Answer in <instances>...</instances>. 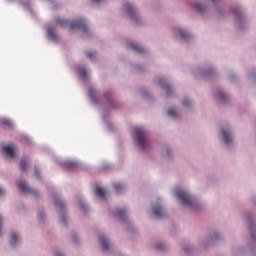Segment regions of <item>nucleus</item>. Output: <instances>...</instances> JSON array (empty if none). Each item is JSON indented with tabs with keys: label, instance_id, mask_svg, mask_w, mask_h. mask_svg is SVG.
I'll return each mask as SVG.
<instances>
[{
	"label": "nucleus",
	"instance_id": "7",
	"mask_svg": "<svg viewBox=\"0 0 256 256\" xmlns=\"http://www.w3.org/2000/svg\"><path fill=\"white\" fill-rule=\"evenodd\" d=\"M153 215H155V217H163V215H165V210L163 209V206H161V204H154L153 208Z\"/></svg>",
	"mask_w": 256,
	"mask_h": 256
},
{
	"label": "nucleus",
	"instance_id": "32",
	"mask_svg": "<svg viewBox=\"0 0 256 256\" xmlns=\"http://www.w3.org/2000/svg\"><path fill=\"white\" fill-rule=\"evenodd\" d=\"M61 223H65V217L64 216L61 217Z\"/></svg>",
	"mask_w": 256,
	"mask_h": 256
},
{
	"label": "nucleus",
	"instance_id": "25",
	"mask_svg": "<svg viewBox=\"0 0 256 256\" xmlns=\"http://www.w3.org/2000/svg\"><path fill=\"white\" fill-rule=\"evenodd\" d=\"M182 105H184V107H189L191 105V101H189L188 99H184Z\"/></svg>",
	"mask_w": 256,
	"mask_h": 256
},
{
	"label": "nucleus",
	"instance_id": "35",
	"mask_svg": "<svg viewBox=\"0 0 256 256\" xmlns=\"http://www.w3.org/2000/svg\"><path fill=\"white\" fill-rule=\"evenodd\" d=\"M212 1V3H215L217 0H211Z\"/></svg>",
	"mask_w": 256,
	"mask_h": 256
},
{
	"label": "nucleus",
	"instance_id": "24",
	"mask_svg": "<svg viewBox=\"0 0 256 256\" xmlns=\"http://www.w3.org/2000/svg\"><path fill=\"white\" fill-rule=\"evenodd\" d=\"M217 97L219 101H227V95H225L223 92L218 93Z\"/></svg>",
	"mask_w": 256,
	"mask_h": 256
},
{
	"label": "nucleus",
	"instance_id": "14",
	"mask_svg": "<svg viewBox=\"0 0 256 256\" xmlns=\"http://www.w3.org/2000/svg\"><path fill=\"white\" fill-rule=\"evenodd\" d=\"M47 34L49 39H51V41H57L58 37H57V34H55V31L53 30V28H48Z\"/></svg>",
	"mask_w": 256,
	"mask_h": 256
},
{
	"label": "nucleus",
	"instance_id": "26",
	"mask_svg": "<svg viewBox=\"0 0 256 256\" xmlns=\"http://www.w3.org/2000/svg\"><path fill=\"white\" fill-rule=\"evenodd\" d=\"M167 113H168L169 117H175L177 115V113H175V110H173V109L168 110Z\"/></svg>",
	"mask_w": 256,
	"mask_h": 256
},
{
	"label": "nucleus",
	"instance_id": "3",
	"mask_svg": "<svg viewBox=\"0 0 256 256\" xmlns=\"http://www.w3.org/2000/svg\"><path fill=\"white\" fill-rule=\"evenodd\" d=\"M70 29H79L80 31H84V33H86V31H88L87 24H85V20H83V19L74 20L70 24Z\"/></svg>",
	"mask_w": 256,
	"mask_h": 256
},
{
	"label": "nucleus",
	"instance_id": "8",
	"mask_svg": "<svg viewBox=\"0 0 256 256\" xmlns=\"http://www.w3.org/2000/svg\"><path fill=\"white\" fill-rule=\"evenodd\" d=\"M159 84L160 87H162V89H164V91L166 92L167 97H169L171 95V86L167 84V81L163 79L159 80Z\"/></svg>",
	"mask_w": 256,
	"mask_h": 256
},
{
	"label": "nucleus",
	"instance_id": "23",
	"mask_svg": "<svg viewBox=\"0 0 256 256\" xmlns=\"http://www.w3.org/2000/svg\"><path fill=\"white\" fill-rule=\"evenodd\" d=\"M115 217H120V218L125 217V209L117 210L116 213H115Z\"/></svg>",
	"mask_w": 256,
	"mask_h": 256
},
{
	"label": "nucleus",
	"instance_id": "21",
	"mask_svg": "<svg viewBox=\"0 0 256 256\" xmlns=\"http://www.w3.org/2000/svg\"><path fill=\"white\" fill-rule=\"evenodd\" d=\"M79 71V75H81L82 79H87V70H85V68L80 67L78 69Z\"/></svg>",
	"mask_w": 256,
	"mask_h": 256
},
{
	"label": "nucleus",
	"instance_id": "9",
	"mask_svg": "<svg viewBox=\"0 0 256 256\" xmlns=\"http://www.w3.org/2000/svg\"><path fill=\"white\" fill-rule=\"evenodd\" d=\"M64 167L70 171H75V169L79 167V164L77 162L69 161L64 163Z\"/></svg>",
	"mask_w": 256,
	"mask_h": 256
},
{
	"label": "nucleus",
	"instance_id": "10",
	"mask_svg": "<svg viewBox=\"0 0 256 256\" xmlns=\"http://www.w3.org/2000/svg\"><path fill=\"white\" fill-rule=\"evenodd\" d=\"M129 49L136 51V53H145V50L135 43L128 44Z\"/></svg>",
	"mask_w": 256,
	"mask_h": 256
},
{
	"label": "nucleus",
	"instance_id": "31",
	"mask_svg": "<svg viewBox=\"0 0 256 256\" xmlns=\"http://www.w3.org/2000/svg\"><path fill=\"white\" fill-rule=\"evenodd\" d=\"M93 3H101V0H92Z\"/></svg>",
	"mask_w": 256,
	"mask_h": 256
},
{
	"label": "nucleus",
	"instance_id": "4",
	"mask_svg": "<svg viewBox=\"0 0 256 256\" xmlns=\"http://www.w3.org/2000/svg\"><path fill=\"white\" fill-rule=\"evenodd\" d=\"M18 188H20L21 191H23V193H30V195H35L37 196V191L29 188V186L27 185V183H25V181L20 180L17 183Z\"/></svg>",
	"mask_w": 256,
	"mask_h": 256
},
{
	"label": "nucleus",
	"instance_id": "15",
	"mask_svg": "<svg viewBox=\"0 0 256 256\" xmlns=\"http://www.w3.org/2000/svg\"><path fill=\"white\" fill-rule=\"evenodd\" d=\"M20 237L17 233L13 232L11 234V240H10V244L11 245H17V242L19 241Z\"/></svg>",
	"mask_w": 256,
	"mask_h": 256
},
{
	"label": "nucleus",
	"instance_id": "22",
	"mask_svg": "<svg viewBox=\"0 0 256 256\" xmlns=\"http://www.w3.org/2000/svg\"><path fill=\"white\" fill-rule=\"evenodd\" d=\"M20 169L23 172L27 171V160L26 159H22L21 160V162H20Z\"/></svg>",
	"mask_w": 256,
	"mask_h": 256
},
{
	"label": "nucleus",
	"instance_id": "2",
	"mask_svg": "<svg viewBox=\"0 0 256 256\" xmlns=\"http://www.w3.org/2000/svg\"><path fill=\"white\" fill-rule=\"evenodd\" d=\"M175 195L183 205H186L187 207H193L195 206V200L193 197H191L187 191L185 190H176Z\"/></svg>",
	"mask_w": 256,
	"mask_h": 256
},
{
	"label": "nucleus",
	"instance_id": "27",
	"mask_svg": "<svg viewBox=\"0 0 256 256\" xmlns=\"http://www.w3.org/2000/svg\"><path fill=\"white\" fill-rule=\"evenodd\" d=\"M86 57H88V59H93V57H95V52H86Z\"/></svg>",
	"mask_w": 256,
	"mask_h": 256
},
{
	"label": "nucleus",
	"instance_id": "30",
	"mask_svg": "<svg viewBox=\"0 0 256 256\" xmlns=\"http://www.w3.org/2000/svg\"><path fill=\"white\" fill-rule=\"evenodd\" d=\"M34 176L37 178V179H39V171H34Z\"/></svg>",
	"mask_w": 256,
	"mask_h": 256
},
{
	"label": "nucleus",
	"instance_id": "20",
	"mask_svg": "<svg viewBox=\"0 0 256 256\" xmlns=\"http://www.w3.org/2000/svg\"><path fill=\"white\" fill-rule=\"evenodd\" d=\"M55 205H56L58 211H63V209H65V204L61 200H56Z\"/></svg>",
	"mask_w": 256,
	"mask_h": 256
},
{
	"label": "nucleus",
	"instance_id": "18",
	"mask_svg": "<svg viewBox=\"0 0 256 256\" xmlns=\"http://www.w3.org/2000/svg\"><path fill=\"white\" fill-rule=\"evenodd\" d=\"M114 189H115L116 193H121V191H123V189H125V186H123V184L117 182V183H114Z\"/></svg>",
	"mask_w": 256,
	"mask_h": 256
},
{
	"label": "nucleus",
	"instance_id": "28",
	"mask_svg": "<svg viewBox=\"0 0 256 256\" xmlns=\"http://www.w3.org/2000/svg\"><path fill=\"white\" fill-rule=\"evenodd\" d=\"M80 209L82 211H87V204L86 203H83V202H80Z\"/></svg>",
	"mask_w": 256,
	"mask_h": 256
},
{
	"label": "nucleus",
	"instance_id": "16",
	"mask_svg": "<svg viewBox=\"0 0 256 256\" xmlns=\"http://www.w3.org/2000/svg\"><path fill=\"white\" fill-rule=\"evenodd\" d=\"M56 23H57V25H61V27H67V25H69V21H67L63 18H57Z\"/></svg>",
	"mask_w": 256,
	"mask_h": 256
},
{
	"label": "nucleus",
	"instance_id": "11",
	"mask_svg": "<svg viewBox=\"0 0 256 256\" xmlns=\"http://www.w3.org/2000/svg\"><path fill=\"white\" fill-rule=\"evenodd\" d=\"M222 137H223V141H224V143H226V145H229V143H231V135L229 134V131L222 130Z\"/></svg>",
	"mask_w": 256,
	"mask_h": 256
},
{
	"label": "nucleus",
	"instance_id": "19",
	"mask_svg": "<svg viewBox=\"0 0 256 256\" xmlns=\"http://www.w3.org/2000/svg\"><path fill=\"white\" fill-rule=\"evenodd\" d=\"M178 35L181 39H189V33L185 32V30L179 29Z\"/></svg>",
	"mask_w": 256,
	"mask_h": 256
},
{
	"label": "nucleus",
	"instance_id": "1",
	"mask_svg": "<svg viewBox=\"0 0 256 256\" xmlns=\"http://www.w3.org/2000/svg\"><path fill=\"white\" fill-rule=\"evenodd\" d=\"M134 139L140 149H149L151 143L147 138V131L141 127L134 128Z\"/></svg>",
	"mask_w": 256,
	"mask_h": 256
},
{
	"label": "nucleus",
	"instance_id": "6",
	"mask_svg": "<svg viewBox=\"0 0 256 256\" xmlns=\"http://www.w3.org/2000/svg\"><path fill=\"white\" fill-rule=\"evenodd\" d=\"M2 151L9 159H15V148L13 146H3Z\"/></svg>",
	"mask_w": 256,
	"mask_h": 256
},
{
	"label": "nucleus",
	"instance_id": "29",
	"mask_svg": "<svg viewBox=\"0 0 256 256\" xmlns=\"http://www.w3.org/2000/svg\"><path fill=\"white\" fill-rule=\"evenodd\" d=\"M195 9H196V11H203V5H201V4H196L195 6Z\"/></svg>",
	"mask_w": 256,
	"mask_h": 256
},
{
	"label": "nucleus",
	"instance_id": "12",
	"mask_svg": "<svg viewBox=\"0 0 256 256\" xmlns=\"http://www.w3.org/2000/svg\"><path fill=\"white\" fill-rule=\"evenodd\" d=\"M95 195H97V197H100V199H105L107 192H105V189H103L101 187H97L95 189Z\"/></svg>",
	"mask_w": 256,
	"mask_h": 256
},
{
	"label": "nucleus",
	"instance_id": "5",
	"mask_svg": "<svg viewBox=\"0 0 256 256\" xmlns=\"http://www.w3.org/2000/svg\"><path fill=\"white\" fill-rule=\"evenodd\" d=\"M124 9L126 13H128V15L131 17L132 21H135V19H137V11L135 10V7H133V5L126 3L124 5Z\"/></svg>",
	"mask_w": 256,
	"mask_h": 256
},
{
	"label": "nucleus",
	"instance_id": "34",
	"mask_svg": "<svg viewBox=\"0 0 256 256\" xmlns=\"http://www.w3.org/2000/svg\"><path fill=\"white\" fill-rule=\"evenodd\" d=\"M55 256H63L61 253H56Z\"/></svg>",
	"mask_w": 256,
	"mask_h": 256
},
{
	"label": "nucleus",
	"instance_id": "36",
	"mask_svg": "<svg viewBox=\"0 0 256 256\" xmlns=\"http://www.w3.org/2000/svg\"><path fill=\"white\" fill-rule=\"evenodd\" d=\"M157 248H158V249H161V247H160V246H157Z\"/></svg>",
	"mask_w": 256,
	"mask_h": 256
},
{
	"label": "nucleus",
	"instance_id": "17",
	"mask_svg": "<svg viewBox=\"0 0 256 256\" xmlns=\"http://www.w3.org/2000/svg\"><path fill=\"white\" fill-rule=\"evenodd\" d=\"M0 123L1 125H5V127H13V123L7 118L0 119Z\"/></svg>",
	"mask_w": 256,
	"mask_h": 256
},
{
	"label": "nucleus",
	"instance_id": "33",
	"mask_svg": "<svg viewBox=\"0 0 256 256\" xmlns=\"http://www.w3.org/2000/svg\"><path fill=\"white\" fill-rule=\"evenodd\" d=\"M0 195H3V188L0 187Z\"/></svg>",
	"mask_w": 256,
	"mask_h": 256
},
{
	"label": "nucleus",
	"instance_id": "13",
	"mask_svg": "<svg viewBox=\"0 0 256 256\" xmlns=\"http://www.w3.org/2000/svg\"><path fill=\"white\" fill-rule=\"evenodd\" d=\"M100 243H101L102 249L104 251H108L109 250L110 245H109V241H107V238L100 237Z\"/></svg>",
	"mask_w": 256,
	"mask_h": 256
}]
</instances>
